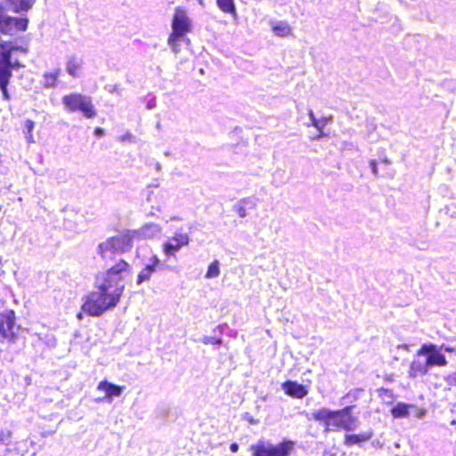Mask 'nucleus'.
Segmentation results:
<instances>
[{
  "label": "nucleus",
  "instance_id": "nucleus-1",
  "mask_svg": "<svg viewBox=\"0 0 456 456\" xmlns=\"http://www.w3.org/2000/svg\"><path fill=\"white\" fill-rule=\"evenodd\" d=\"M129 273V265L124 260L100 273L96 277L97 289L85 297L82 311L91 316H100L114 308L124 293V280Z\"/></svg>",
  "mask_w": 456,
  "mask_h": 456
},
{
  "label": "nucleus",
  "instance_id": "nucleus-2",
  "mask_svg": "<svg viewBox=\"0 0 456 456\" xmlns=\"http://www.w3.org/2000/svg\"><path fill=\"white\" fill-rule=\"evenodd\" d=\"M352 407L346 406L339 411H331L328 408H321L312 412V418L322 422L325 429H344L351 431L357 428V419L352 413Z\"/></svg>",
  "mask_w": 456,
  "mask_h": 456
},
{
  "label": "nucleus",
  "instance_id": "nucleus-3",
  "mask_svg": "<svg viewBox=\"0 0 456 456\" xmlns=\"http://www.w3.org/2000/svg\"><path fill=\"white\" fill-rule=\"evenodd\" d=\"M295 443L284 440L278 444L259 440L250 446L253 456H290L294 452Z\"/></svg>",
  "mask_w": 456,
  "mask_h": 456
},
{
  "label": "nucleus",
  "instance_id": "nucleus-4",
  "mask_svg": "<svg viewBox=\"0 0 456 456\" xmlns=\"http://www.w3.org/2000/svg\"><path fill=\"white\" fill-rule=\"evenodd\" d=\"M61 102L67 110L71 112L80 110L88 118H94L96 114L91 98L88 96L70 94L63 96Z\"/></svg>",
  "mask_w": 456,
  "mask_h": 456
},
{
  "label": "nucleus",
  "instance_id": "nucleus-5",
  "mask_svg": "<svg viewBox=\"0 0 456 456\" xmlns=\"http://www.w3.org/2000/svg\"><path fill=\"white\" fill-rule=\"evenodd\" d=\"M28 20L27 18L14 17L8 9L0 6V32L5 35H15L27 29Z\"/></svg>",
  "mask_w": 456,
  "mask_h": 456
},
{
  "label": "nucleus",
  "instance_id": "nucleus-6",
  "mask_svg": "<svg viewBox=\"0 0 456 456\" xmlns=\"http://www.w3.org/2000/svg\"><path fill=\"white\" fill-rule=\"evenodd\" d=\"M172 32L170 34L185 37L191 31L192 24L186 11L180 7L175 8L171 23Z\"/></svg>",
  "mask_w": 456,
  "mask_h": 456
},
{
  "label": "nucleus",
  "instance_id": "nucleus-7",
  "mask_svg": "<svg viewBox=\"0 0 456 456\" xmlns=\"http://www.w3.org/2000/svg\"><path fill=\"white\" fill-rule=\"evenodd\" d=\"M417 355L419 357L426 356L428 368L434 366H445L447 364L445 356L441 354L437 346L433 344L422 345L420 349L418 351Z\"/></svg>",
  "mask_w": 456,
  "mask_h": 456
},
{
  "label": "nucleus",
  "instance_id": "nucleus-8",
  "mask_svg": "<svg viewBox=\"0 0 456 456\" xmlns=\"http://www.w3.org/2000/svg\"><path fill=\"white\" fill-rule=\"evenodd\" d=\"M190 243L188 232L176 231L174 235L163 244V252L167 256H175L183 247Z\"/></svg>",
  "mask_w": 456,
  "mask_h": 456
},
{
  "label": "nucleus",
  "instance_id": "nucleus-9",
  "mask_svg": "<svg viewBox=\"0 0 456 456\" xmlns=\"http://www.w3.org/2000/svg\"><path fill=\"white\" fill-rule=\"evenodd\" d=\"M0 333L6 338H15V316L13 311L4 310L0 313Z\"/></svg>",
  "mask_w": 456,
  "mask_h": 456
},
{
  "label": "nucleus",
  "instance_id": "nucleus-10",
  "mask_svg": "<svg viewBox=\"0 0 456 456\" xmlns=\"http://www.w3.org/2000/svg\"><path fill=\"white\" fill-rule=\"evenodd\" d=\"M110 240L119 255L129 251L133 247L134 240L136 239L135 233L129 230L118 236L110 237Z\"/></svg>",
  "mask_w": 456,
  "mask_h": 456
},
{
  "label": "nucleus",
  "instance_id": "nucleus-11",
  "mask_svg": "<svg viewBox=\"0 0 456 456\" xmlns=\"http://www.w3.org/2000/svg\"><path fill=\"white\" fill-rule=\"evenodd\" d=\"M124 388V387L117 386L107 380H102L97 385V390L103 392L104 397L99 398L96 401H107L108 403H111L114 397H118L121 395Z\"/></svg>",
  "mask_w": 456,
  "mask_h": 456
},
{
  "label": "nucleus",
  "instance_id": "nucleus-12",
  "mask_svg": "<svg viewBox=\"0 0 456 456\" xmlns=\"http://www.w3.org/2000/svg\"><path fill=\"white\" fill-rule=\"evenodd\" d=\"M282 388L288 395L297 399H302L308 394L306 387L295 381L289 380L284 382Z\"/></svg>",
  "mask_w": 456,
  "mask_h": 456
},
{
  "label": "nucleus",
  "instance_id": "nucleus-13",
  "mask_svg": "<svg viewBox=\"0 0 456 456\" xmlns=\"http://www.w3.org/2000/svg\"><path fill=\"white\" fill-rule=\"evenodd\" d=\"M135 233V239H151L161 233V227L157 224H148L138 230H132Z\"/></svg>",
  "mask_w": 456,
  "mask_h": 456
},
{
  "label": "nucleus",
  "instance_id": "nucleus-14",
  "mask_svg": "<svg viewBox=\"0 0 456 456\" xmlns=\"http://www.w3.org/2000/svg\"><path fill=\"white\" fill-rule=\"evenodd\" d=\"M428 365L426 359H421L417 355L410 366L409 376L411 378H416L418 376H423L428 371Z\"/></svg>",
  "mask_w": 456,
  "mask_h": 456
},
{
  "label": "nucleus",
  "instance_id": "nucleus-15",
  "mask_svg": "<svg viewBox=\"0 0 456 456\" xmlns=\"http://www.w3.org/2000/svg\"><path fill=\"white\" fill-rule=\"evenodd\" d=\"M273 33L280 37H286L292 35V28L286 20H271L269 22Z\"/></svg>",
  "mask_w": 456,
  "mask_h": 456
},
{
  "label": "nucleus",
  "instance_id": "nucleus-16",
  "mask_svg": "<svg viewBox=\"0 0 456 456\" xmlns=\"http://www.w3.org/2000/svg\"><path fill=\"white\" fill-rule=\"evenodd\" d=\"M98 254L104 261L112 260L118 255L110 238L98 245Z\"/></svg>",
  "mask_w": 456,
  "mask_h": 456
},
{
  "label": "nucleus",
  "instance_id": "nucleus-17",
  "mask_svg": "<svg viewBox=\"0 0 456 456\" xmlns=\"http://www.w3.org/2000/svg\"><path fill=\"white\" fill-rule=\"evenodd\" d=\"M83 59L79 56H69L66 62V71L72 77H78L83 67Z\"/></svg>",
  "mask_w": 456,
  "mask_h": 456
},
{
  "label": "nucleus",
  "instance_id": "nucleus-18",
  "mask_svg": "<svg viewBox=\"0 0 456 456\" xmlns=\"http://www.w3.org/2000/svg\"><path fill=\"white\" fill-rule=\"evenodd\" d=\"M61 74V69H56L50 72H45L42 77V85L45 88L54 87L57 84L58 77Z\"/></svg>",
  "mask_w": 456,
  "mask_h": 456
},
{
  "label": "nucleus",
  "instance_id": "nucleus-19",
  "mask_svg": "<svg viewBox=\"0 0 456 456\" xmlns=\"http://www.w3.org/2000/svg\"><path fill=\"white\" fill-rule=\"evenodd\" d=\"M411 408H414V405L399 403L391 410V413L394 418H406L411 414Z\"/></svg>",
  "mask_w": 456,
  "mask_h": 456
},
{
  "label": "nucleus",
  "instance_id": "nucleus-20",
  "mask_svg": "<svg viewBox=\"0 0 456 456\" xmlns=\"http://www.w3.org/2000/svg\"><path fill=\"white\" fill-rule=\"evenodd\" d=\"M8 1L13 7L14 12H27L35 4V0H8Z\"/></svg>",
  "mask_w": 456,
  "mask_h": 456
},
{
  "label": "nucleus",
  "instance_id": "nucleus-21",
  "mask_svg": "<svg viewBox=\"0 0 456 456\" xmlns=\"http://www.w3.org/2000/svg\"><path fill=\"white\" fill-rule=\"evenodd\" d=\"M371 436V432H365L358 435H347L346 436V444L348 445L359 444L370 440Z\"/></svg>",
  "mask_w": 456,
  "mask_h": 456
},
{
  "label": "nucleus",
  "instance_id": "nucleus-22",
  "mask_svg": "<svg viewBox=\"0 0 456 456\" xmlns=\"http://www.w3.org/2000/svg\"><path fill=\"white\" fill-rule=\"evenodd\" d=\"M155 272L154 265H146L138 274L136 283L137 285L142 284V282L149 281Z\"/></svg>",
  "mask_w": 456,
  "mask_h": 456
},
{
  "label": "nucleus",
  "instance_id": "nucleus-23",
  "mask_svg": "<svg viewBox=\"0 0 456 456\" xmlns=\"http://www.w3.org/2000/svg\"><path fill=\"white\" fill-rule=\"evenodd\" d=\"M183 37L170 34L167 38V45L175 54L180 52V41Z\"/></svg>",
  "mask_w": 456,
  "mask_h": 456
},
{
  "label": "nucleus",
  "instance_id": "nucleus-24",
  "mask_svg": "<svg viewBox=\"0 0 456 456\" xmlns=\"http://www.w3.org/2000/svg\"><path fill=\"white\" fill-rule=\"evenodd\" d=\"M220 274V263L218 260L213 261L208 268V271L205 274V278L213 279L218 277Z\"/></svg>",
  "mask_w": 456,
  "mask_h": 456
},
{
  "label": "nucleus",
  "instance_id": "nucleus-25",
  "mask_svg": "<svg viewBox=\"0 0 456 456\" xmlns=\"http://www.w3.org/2000/svg\"><path fill=\"white\" fill-rule=\"evenodd\" d=\"M218 7L224 12H234L233 0H217Z\"/></svg>",
  "mask_w": 456,
  "mask_h": 456
},
{
  "label": "nucleus",
  "instance_id": "nucleus-26",
  "mask_svg": "<svg viewBox=\"0 0 456 456\" xmlns=\"http://www.w3.org/2000/svg\"><path fill=\"white\" fill-rule=\"evenodd\" d=\"M331 122V117H323L315 122L314 127L318 131H322L324 129V127Z\"/></svg>",
  "mask_w": 456,
  "mask_h": 456
},
{
  "label": "nucleus",
  "instance_id": "nucleus-27",
  "mask_svg": "<svg viewBox=\"0 0 456 456\" xmlns=\"http://www.w3.org/2000/svg\"><path fill=\"white\" fill-rule=\"evenodd\" d=\"M25 127H26V129L28 131V136H27L28 141V142H33L32 131H33V129L35 127L34 121H32L30 119L26 120Z\"/></svg>",
  "mask_w": 456,
  "mask_h": 456
},
{
  "label": "nucleus",
  "instance_id": "nucleus-28",
  "mask_svg": "<svg viewBox=\"0 0 456 456\" xmlns=\"http://www.w3.org/2000/svg\"><path fill=\"white\" fill-rule=\"evenodd\" d=\"M248 203H249V200H248V199H244L243 200H241L240 202V205L238 206V208H237V213L240 217L247 216L248 213H247V210H246V208L244 205H247Z\"/></svg>",
  "mask_w": 456,
  "mask_h": 456
},
{
  "label": "nucleus",
  "instance_id": "nucleus-29",
  "mask_svg": "<svg viewBox=\"0 0 456 456\" xmlns=\"http://www.w3.org/2000/svg\"><path fill=\"white\" fill-rule=\"evenodd\" d=\"M411 411L413 412L414 416L419 419H423L427 414V411L425 409L418 408L415 405H414V408H411Z\"/></svg>",
  "mask_w": 456,
  "mask_h": 456
},
{
  "label": "nucleus",
  "instance_id": "nucleus-30",
  "mask_svg": "<svg viewBox=\"0 0 456 456\" xmlns=\"http://www.w3.org/2000/svg\"><path fill=\"white\" fill-rule=\"evenodd\" d=\"M203 343L206 344V345H216V344H220L221 343V339L220 338H215L213 337H205L203 338Z\"/></svg>",
  "mask_w": 456,
  "mask_h": 456
},
{
  "label": "nucleus",
  "instance_id": "nucleus-31",
  "mask_svg": "<svg viewBox=\"0 0 456 456\" xmlns=\"http://www.w3.org/2000/svg\"><path fill=\"white\" fill-rule=\"evenodd\" d=\"M308 116L311 120V124H308L307 126H314L315 122H317L318 119L315 118L314 113L312 110H309Z\"/></svg>",
  "mask_w": 456,
  "mask_h": 456
},
{
  "label": "nucleus",
  "instance_id": "nucleus-32",
  "mask_svg": "<svg viewBox=\"0 0 456 456\" xmlns=\"http://www.w3.org/2000/svg\"><path fill=\"white\" fill-rule=\"evenodd\" d=\"M370 166L372 174L375 176H377L378 175V164H377V161L374 160V159L370 160Z\"/></svg>",
  "mask_w": 456,
  "mask_h": 456
},
{
  "label": "nucleus",
  "instance_id": "nucleus-33",
  "mask_svg": "<svg viewBox=\"0 0 456 456\" xmlns=\"http://www.w3.org/2000/svg\"><path fill=\"white\" fill-rule=\"evenodd\" d=\"M151 261V263L149 265H154V270L156 271V267L159 263V259L156 256H154Z\"/></svg>",
  "mask_w": 456,
  "mask_h": 456
},
{
  "label": "nucleus",
  "instance_id": "nucleus-34",
  "mask_svg": "<svg viewBox=\"0 0 456 456\" xmlns=\"http://www.w3.org/2000/svg\"><path fill=\"white\" fill-rule=\"evenodd\" d=\"M396 348L397 349H403V350L409 351L410 350V345H408V344L398 345L396 346Z\"/></svg>",
  "mask_w": 456,
  "mask_h": 456
},
{
  "label": "nucleus",
  "instance_id": "nucleus-35",
  "mask_svg": "<svg viewBox=\"0 0 456 456\" xmlns=\"http://www.w3.org/2000/svg\"><path fill=\"white\" fill-rule=\"evenodd\" d=\"M230 450L232 452H237L238 450H239V445L236 444V443H233L231 444L230 446Z\"/></svg>",
  "mask_w": 456,
  "mask_h": 456
},
{
  "label": "nucleus",
  "instance_id": "nucleus-36",
  "mask_svg": "<svg viewBox=\"0 0 456 456\" xmlns=\"http://www.w3.org/2000/svg\"><path fill=\"white\" fill-rule=\"evenodd\" d=\"M325 133L323 132V130L322 131H319V134L316 135V137L314 139H321L322 137L325 136Z\"/></svg>",
  "mask_w": 456,
  "mask_h": 456
},
{
  "label": "nucleus",
  "instance_id": "nucleus-37",
  "mask_svg": "<svg viewBox=\"0 0 456 456\" xmlns=\"http://www.w3.org/2000/svg\"><path fill=\"white\" fill-rule=\"evenodd\" d=\"M132 137V134L130 133H127L126 134H125L124 136H122L121 140L122 141H125V140H130Z\"/></svg>",
  "mask_w": 456,
  "mask_h": 456
},
{
  "label": "nucleus",
  "instance_id": "nucleus-38",
  "mask_svg": "<svg viewBox=\"0 0 456 456\" xmlns=\"http://www.w3.org/2000/svg\"><path fill=\"white\" fill-rule=\"evenodd\" d=\"M83 313H84V312L82 311V312H80V313H78V314H77V318L79 321H81V320L83 319Z\"/></svg>",
  "mask_w": 456,
  "mask_h": 456
},
{
  "label": "nucleus",
  "instance_id": "nucleus-39",
  "mask_svg": "<svg viewBox=\"0 0 456 456\" xmlns=\"http://www.w3.org/2000/svg\"><path fill=\"white\" fill-rule=\"evenodd\" d=\"M170 220H180V218L177 216H175V217H172Z\"/></svg>",
  "mask_w": 456,
  "mask_h": 456
},
{
  "label": "nucleus",
  "instance_id": "nucleus-40",
  "mask_svg": "<svg viewBox=\"0 0 456 456\" xmlns=\"http://www.w3.org/2000/svg\"><path fill=\"white\" fill-rule=\"evenodd\" d=\"M451 424H452V425H456V420H452V421L451 422Z\"/></svg>",
  "mask_w": 456,
  "mask_h": 456
}]
</instances>
